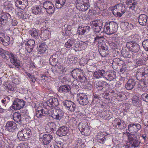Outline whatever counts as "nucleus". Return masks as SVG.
Segmentation results:
<instances>
[{
    "instance_id": "obj_1",
    "label": "nucleus",
    "mask_w": 148,
    "mask_h": 148,
    "mask_svg": "<svg viewBox=\"0 0 148 148\" xmlns=\"http://www.w3.org/2000/svg\"><path fill=\"white\" fill-rule=\"evenodd\" d=\"M127 10L125 4L121 3H118L114 6L112 13L115 16L120 17Z\"/></svg>"
},
{
    "instance_id": "obj_2",
    "label": "nucleus",
    "mask_w": 148,
    "mask_h": 148,
    "mask_svg": "<svg viewBox=\"0 0 148 148\" xmlns=\"http://www.w3.org/2000/svg\"><path fill=\"white\" fill-rule=\"evenodd\" d=\"M117 25L113 21L106 22L104 27V32L108 34L114 33L117 30Z\"/></svg>"
},
{
    "instance_id": "obj_3",
    "label": "nucleus",
    "mask_w": 148,
    "mask_h": 148,
    "mask_svg": "<svg viewBox=\"0 0 148 148\" xmlns=\"http://www.w3.org/2000/svg\"><path fill=\"white\" fill-rule=\"evenodd\" d=\"M93 30L96 33H99L103 26V23L101 19H96L90 23Z\"/></svg>"
},
{
    "instance_id": "obj_4",
    "label": "nucleus",
    "mask_w": 148,
    "mask_h": 148,
    "mask_svg": "<svg viewBox=\"0 0 148 148\" xmlns=\"http://www.w3.org/2000/svg\"><path fill=\"white\" fill-rule=\"evenodd\" d=\"M51 116L54 119L60 121L63 117L64 112L59 109L51 108L50 110Z\"/></svg>"
},
{
    "instance_id": "obj_5",
    "label": "nucleus",
    "mask_w": 148,
    "mask_h": 148,
    "mask_svg": "<svg viewBox=\"0 0 148 148\" xmlns=\"http://www.w3.org/2000/svg\"><path fill=\"white\" fill-rule=\"evenodd\" d=\"M126 134L128 137L129 141L132 147H137L139 145L140 142L135 134L130 133L129 132H126Z\"/></svg>"
},
{
    "instance_id": "obj_6",
    "label": "nucleus",
    "mask_w": 148,
    "mask_h": 148,
    "mask_svg": "<svg viewBox=\"0 0 148 148\" xmlns=\"http://www.w3.org/2000/svg\"><path fill=\"white\" fill-rule=\"evenodd\" d=\"M81 70L78 69H75L73 70L71 72L72 75L74 78L77 79L78 78L80 82H84L86 79V77L83 74L81 73Z\"/></svg>"
},
{
    "instance_id": "obj_7",
    "label": "nucleus",
    "mask_w": 148,
    "mask_h": 148,
    "mask_svg": "<svg viewBox=\"0 0 148 148\" xmlns=\"http://www.w3.org/2000/svg\"><path fill=\"white\" fill-rule=\"evenodd\" d=\"M77 101L79 104L82 106L86 105L89 103L87 96L83 93L77 94Z\"/></svg>"
},
{
    "instance_id": "obj_8",
    "label": "nucleus",
    "mask_w": 148,
    "mask_h": 148,
    "mask_svg": "<svg viewBox=\"0 0 148 148\" xmlns=\"http://www.w3.org/2000/svg\"><path fill=\"white\" fill-rule=\"evenodd\" d=\"M126 46L130 51L134 53H137L140 49L139 45L133 41L127 42Z\"/></svg>"
},
{
    "instance_id": "obj_9",
    "label": "nucleus",
    "mask_w": 148,
    "mask_h": 148,
    "mask_svg": "<svg viewBox=\"0 0 148 148\" xmlns=\"http://www.w3.org/2000/svg\"><path fill=\"white\" fill-rule=\"evenodd\" d=\"M25 103V101L22 99L16 98L13 101L12 107L14 109L20 110L23 108Z\"/></svg>"
},
{
    "instance_id": "obj_10",
    "label": "nucleus",
    "mask_w": 148,
    "mask_h": 148,
    "mask_svg": "<svg viewBox=\"0 0 148 148\" xmlns=\"http://www.w3.org/2000/svg\"><path fill=\"white\" fill-rule=\"evenodd\" d=\"M147 75L145 72V70L143 68L138 69L136 72V77L137 79L139 80H143Z\"/></svg>"
},
{
    "instance_id": "obj_11",
    "label": "nucleus",
    "mask_w": 148,
    "mask_h": 148,
    "mask_svg": "<svg viewBox=\"0 0 148 148\" xmlns=\"http://www.w3.org/2000/svg\"><path fill=\"white\" fill-rule=\"evenodd\" d=\"M43 6L48 14H52L54 13L55 8L51 2H45L43 3Z\"/></svg>"
},
{
    "instance_id": "obj_12",
    "label": "nucleus",
    "mask_w": 148,
    "mask_h": 148,
    "mask_svg": "<svg viewBox=\"0 0 148 148\" xmlns=\"http://www.w3.org/2000/svg\"><path fill=\"white\" fill-rule=\"evenodd\" d=\"M109 135L106 132H99L96 136V138L98 142L102 144L104 143Z\"/></svg>"
},
{
    "instance_id": "obj_13",
    "label": "nucleus",
    "mask_w": 148,
    "mask_h": 148,
    "mask_svg": "<svg viewBox=\"0 0 148 148\" xmlns=\"http://www.w3.org/2000/svg\"><path fill=\"white\" fill-rule=\"evenodd\" d=\"M63 103L66 109L69 111L72 112L75 110L76 105L73 102L69 100H66L63 101Z\"/></svg>"
},
{
    "instance_id": "obj_14",
    "label": "nucleus",
    "mask_w": 148,
    "mask_h": 148,
    "mask_svg": "<svg viewBox=\"0 0 148 148\" xmlns=\"http://www.w3.org/2000/svg\"><path fill=\"white\" fill-rule=\"evenodd\" d=\"M11 17V15L8 13L1 14L0 16V27L4 26L8 21V19Z\"/></svg>"
},
{
    "instance_id": "obj_15",
    "label": "nucleus",
    "mask_w": 148,
    "mask_h": 148,
    "mask_svg": "<svg viewBox=\"0 0 148 148\" xmlns=\"http://www.w3.org/2000/svg\"><path fill=\"white\" fill-rule=\"evenodd\" d=\"M128 130L130 133L137 132L141 128L140 125L137 123H131L128 126Z\"/></svg>"
},
{
    "instance_id": "obj_16",
    "label": "nucleus",
    "mask_w": 148,
    "mask_h": 148,
    "mask_svg": "<svg viewBox=\"0 0 148 148\" xmlns=\"http://www.w3.org/2000/svg\"><path fill=\"white\" fill-rule=\"evenodd\" d=\"M6 130L11 132H14L17 128L16 124L13 121H8L5 126Z\"/></svg>"
},
{
    "instance_id": "obj_17",
    "label": "nucleus",
    "mask_w": 148,
    "mask_h": 148,
    "mask_svg": "<svg viewBox=\"0 0 148 148\" xmlns=\"http://www.w3.org/2000/svg\"><path fill=\"white\" fill-rule=\"evenodd\" d=\"M76 7L77 9L82 11H86L89 7V3L87 2L83 3L76 1Z\"/></svg>"
},
{
    "instance_id": "obj_18",
    "label": "nucleus",
    "mask_w": 148,
    "mask_h": 148,
    "mask_svg": "<svg viewBox=\"0 0 148 148\" xmlns=\"http://www.w3.org/2000/svg\"><path fill=\"white\" fill-rule=\"evenodd\" d=\"M48 113V110L44 107L40 109L38 108L36 111V116L39 118H42L47 115Z\"/></svg>"
},
{
    "instance_id": "obj_19",
    "label": "nucleus",
    "mask_w": 148,
    "mask_h": 148,
    "mask_svg": "<svg viewBox=\"0 0 148 148\" xmlns=\"http://www.w3.org/2000/svg\"><path fill=\"white\" fill-rule=\"evenodd\" d=\"M109 84L106 81H96L94 83L95 86L98 90H102L104 88L108 87Z\"/></svg>"
},
{
    "instance_id": "obj_20",
    "label": "nucleus",
    "mask_w": 148,
    "mask_h": 148,
    "mask_svg": "<svg viewBox=\"0 0 148 148\" xmlns=\"http://www.w3.org/2000/svg\"><path fill=\"white\" fill-rule=\"evenodd\" d=\"M35 42L33 39L29 40L26 43L25 48L27 52L30 53L32 51L34 47Z\"/></svg>"
},
{
    "instance_id": "obj_21",
    "label": "nucleus",
    "mask_w": 148,
    "mask_h": 148,
    "mask_svg": "<svg viewBox=\"0 0 148 148\" xmlns=\"http://www.w3.org/2000/svg\"><path fill=\"white\" fill-rule=\"evenodd\" d=\"M100 47L99 51L101 56L106 57L108 56L109 53L108 47L105 44L101 45Z\"/></svg>"
},
{
    "instance_id": "obj_22",
    "label": "nucleus",
    "mask_w": 148,
    "mask_h": 148,
    "mask_svg": "<svg viewBox=\"0 0 148 148\" xmlns=\"http://www.w3.org/2000/svg\"><path fill=\"white\" fill-rule=\"evenodd\" d=\"M104 78L109 81H112L116 78V72L114 71L105 72Z\"/></svg>"
},
{
    "instance_id": "obj_23",
    "label": "nucleus",
    "mask_w": 148,
    "mask_h": 148,
    "mask_svg": "<svg viewBox=\"0 0 148 148\" xmlns=\"http://www.w3.org/2000/svg\"><path fill=\"white\" fill-rule=\"evenodd\" d=\"M10 38L7 36H5L3 33H0V41L4 46H8L10 43Z\"/></svg>"
},
{
    "instance_id": "obj_24",
    "label": "nucleus",
    "mask_w": 148,
    "mask_h": 148,
    "mask_svg": "<svg viewBox=\"0 0 148 148\" xmlns=\"http://www.w3.org/2000/svg\"><path fill=\"white\" fill-rule=\"evenodd\" d=\"M138 22L139 24L143 26H145L147 24L148 20L147 16L144 14H140L138 18Z\"/></svg>"
},
{
    "instance_id": "obj_25",
    "label": "nucleus",
    "mask_w": 148,
    "mask_h": 148,
    "mask_svg": "<svg viewBox=\"0 0 148 148\" xmlns=\"http://www.w3.org/2000/svg\"><path fill=\"white\" fill-rule=\"evenodd\" d=\"M47 103L49 107L54 108L59 105V103L57 99L52 97L47 101Z\"/></svg>"
},
{
    "instance_id": "obj_26",
    "label": "nucleus",
    "mask_w": 148,
    "mask_h": 148,
    "mask_svg": "<svg viewBox=\"0 0 148 148\" xmlns=\"http://www.w3.org/2000/svg\"><path fill=\"white\" fill-rule=\"evenodd\" d=\"M68 132V128L66 127L62 126L58 129L56 132V134L59 136H62L66 135Z\"/></svg>"
},
{
    "instance_id": "obj_27",
    "label": "nucleus",
    "mask_w": 148,
    "mask_h": 148,
    "mask_svg": "<svg viewBox=\"0 0 148 148\" xmlns=\"http://www.w3.org/2000/svg\"><path fill=\"white\" fill-rule=\"evenodd\" d=\"M11 62L14 65H15L16 67L19 68V66H21L20 61L17 59V56L13 53L11 54V56L10 58Z\"/></svg>"
},
{
    "instance_id": "obj_28",
    "label": "nucleus",
    "mask_w": 148,
    "mask_h": 148,
    "mask_svg": "<svg viewBox=\"0 0 148 148\" xmlns=\"http://www.w3.org/2000/svg\"><path fill=\"white\" fill-rule=\"evenodd\" d=\"M105 71L103 69L97 70L93 73L94 77L97 79L103 78H104Z\"/></svg>"
},
{
    "instance_id": "obj_29",
    "label": "nucleus",
    "mask_w": 148,
    "mask_h": 148,
    "mask_svg": "<svg viewBox=\"0 0 148 148\" xmlns=\"http://www.w3.org/2000/svg\"><path fill=\"white\" fill-rule=\"evenodd\" d=\"M135 85V80L132 79H130L125 84V88L127 90H131L134 88Z\"/></svg>"
},
{
    "instance_id": "obj_30",
    "label": "nucleus",
    "mask_w": 148,
    "mask_h": 148,
    "mask_svg": "<svg viewBox=\"0 0 148 148\" xmlns=\"http://www.w3.org/2000/svg\"><path fill=\"white\" fill-rule=\"evenodd\" d=\"M126 3L129 8L134 10L137 5L136 0H127Z\"/></svg>"
},
{
    "instance_id": "obj_31",
    "label": "nucleus",
    "mask_w": 148,
    "mask_h": 148,
    "mask_svg": "<svg viewBox=\"0 0 148 148\" xmlns=\"http://www.w3.org/2000/svg\"><path fill=\"white\" fill-rule=\"evenodd\" d=\"M47 46L45 42H42L40 45H39V47L38 49L39 53L41 54L44 53L47 50Z\"/></svg>"
},
{
    "instance_id": "obj_32",
    "label": "nucleus",
    "mask_w": 148,
    "mask_h": 148,
    "mask_svg": "<svg viewBox=\"0 0 148 148\" xmlns=\"http://www.w3.org/2000/svg\"><path fill=\"white\" fill-rule=\"evenodd\" d=\"M42 137V141L45 145H47L49 143L53 138L52 135L47 134H44Z\"/></svg>"
},
{
    "instance_id": "obj_33",
    "label": "nucleus",
    "mask_w": 148,
    "mask_h": 148,
    "mask_svg": "<svg viewBox=\"0 0 148 148\" xmlns=\"http://www.w3.org/2000/svg\"><path fill=\"white\" fill-rule=\"evenodd\" d=\"M58 56L56 54H53L50 57L49 59V63L52 66H55L58 62Z\"/></svg>"
},
{
    "instance_id": "obj_34",
    "label": "nucleus",
    "mask_w": 148,
    "mask_h": 148,
    "mask_svg": "<svg viewBox=\"0 0 148 148\" xmlns=\"http://www.w3.org/2000/svg\"><path fill=\"white\" fill-rule=\"evenodd\" d=\"M114 123H116L119 129L121 130L125 128L126 127L125 122L119 119H117L114 120Z\"/></svg>"
},
{
    "instance_id": "obj_35",
    "label": "nucleus",
    "mask_w": 148,
    "mask_h": 148,
    "mask_svg": "<svg viewBox=\"0 0 148 148\" xmlns=\"http://www.w3.org/2000/svg\"><path fill=\"white\" fill-rule=\"evenodd\" d=\"M29 34L34 38H37L39 36V30L34 28L32 29L29 31Z\"/></svg>"
},
{
    "instance_id": "obj_36",
    "label": "nucleus",
    "mask_w": 148,
    "mask_h": 148,
    "mask_svg": "<svg viewBox=\"0 0 148 148\" xmlns=\"http://www.w3.org/2000/svg\"><path fill=\"white\" fill-rule=\"evenodd\" d=\"M31 10L32 13L35 15L40 14L42 13L41 7L38 5L32 6Z\"/></svg>"
},
{
    "instance_id": "obj_37",
    "label": "nucleus",
    "mask_w": 148,
    "mask_h": 148,
    "mask_svg": "<svg viewBox=\"0 0 148 148\" xmlns=\"http://www.w3.org/2000/svg\"><path fill=\"white\" fill-rule=\"evenodd\" d=\"M71 87L69 85L60 86L58 89V91L60 92H67L70 91Z\"/></svg>"
},
{
    "instance_id": "obj_38",
    "label": "nucleus",
    "mask_w": 148,
    "mask_h": 148,
    "mask_svg": "<svg viewBox=\"0 0 148 148\" xmlns=\"http://www.w3.org/2000/svg\"><path fill=\"white\" fill-rule=\"evenodd\" d=\"M13 119L15 121L19 124L22 123L23 119L20 113H16L14 114Z\"/></svg>"
},
{
    "instance_id": "obj_39",
    "label": "nucleus",
    "mask_w": 148,
    "mask_h": 148,
    "mask_svg": "<svg viewBox=\"0 0 148 148\" xmlns=\"http://www.w3.org/2000/svg\"><path fill=\"white\" fill-rule=\"evenodd\" d=\"M76 42V40L73 38H71L68 40L65 43V47L67 48H70L72 47H73L74 43Z\"/></svg>"
},
{
    "instance_id": "obj_40",
    "label": "nucleus",
    "mask_w": 148,
    "mask_h": 148,
    "mask_svg": "<svg viewBox=\"0 0 148 148\" xmlns=\"http://www.w3.org/2000/svg\"><path fill=\"white\" fill-rule=\"evenodd\" d=\"M121 53L122 56L124 58L133 59L134 56L130 54L127 50L123 49L121 50Z\"/></svg>"
},
{
    "instance_id": "obj_41",
    "label": "nucleus",
    "mask_w": 148,
    "mask_h": 148,
    "mask_svg": "<svg viewBox=\"0 0 148 148\" xmlns=\"http://www.w3.org/2000/svg\"><path fill=\"white\" fill-rule=\"evenodd\" d=\"M66 0H56L55 6L57 8H61L65 4Z\"/></svg>"
},
{
    "instance_id": "obj_42",
    "label": "nucleus",
    "mask_w": 148,
    "mask_h": 148,
    "mask_svg": "<svg viewBox=\"0 0 148 148\" xmlns=\"http://www.w3.org/2000/svg\"><path fill=\"white\" fill-rule=\"evenodd\" d=\"M15 3L16 6L18 8L20 5L25 6H27L28 3L27 0H17L16 1Z\"/></svg>"
},
{
    "instance_id": "obj_43",
    "label": "nucleus",
    "mask_w": 148,
    "mask_h": 148,
    "mask_svg": "<svg viewBox=\"0 0 148 148\" xmlns=\"http://www.w3.org/2000/svg\"><path fill=\"white\" fill-rule=\"evenodd\" d=\"M77 57L69 55L67 57V61L70 64H75L77 62Z\"/></svg>"
},
{
    "instance_id": "obj_44",
    "label": "nucleus",
    "mask_w": 148,
    "mask_h": 148,
    "mask_svg": "<svg viewBox=\"0 0 148 148\" xmlns=\"http://www.w3.org/2000/svg\"><path fill=\"white\" fill-rule=\"evenodd\" d=\"M23 130L26 140L28 139L32 134V132L31 130L27 128L23 129Z\"/></svg>"
},
{
    "instance_id": "obj_45",
    "label": "nucleus",
    "mask_w": 148,
    "mask_h": 148,
    "mask_svg": "<svg viewBox=\"0 0 148 148\" xmlns=\"http://www.w3.org/2000/svg\"><path fill=\"white\" fill-rule=\"evenodd\" d=\"M88 126V123L86 122H81L78 125V127L80 131L82 132L84 128Z\"/></svg>"
},
{
    "instance_id": "obj_46",
    "label": "nucleus",
    "mask_w": 148,
    "mask_h": 148,
    "mask_svg": "<svg viewBox=\"0 0 148 148\" xmlns=\"http://www.w3.org/2000/svg\"><path fill=\"white\" fill-rule=\"evenodd\" d=\"M18 139L20 141H24L26 140L23 130L19 132L17 134Z\"/></svg>"
},
{
    "instance_id": "obj_47",
    "label": "nucleus",
    "mask_w": 148,
    "mask_h": 148,
    "mask_svg": "<svg viewBox=\"0 0 148 148\" xmlns=\"http://www.w3.org/2000/svg\"><path fill=\"white\" fill-rule=\"evenodd\" d=\"M64 145V144L61 141H58L52 147L51 145L50 147L51 148H53V147L54 148H63Z\"/></svg>"
},
{
    "instance_id": "obj_48",
    "label": "nucleus",
    "mask_w": 148,
    "mask_h": 148,
    "mask_svg": "<svg viewBox=\"0 0 148 148\" xmlns=\"http://www.w3.org/2000/svg\"><path fill=\"white\" fill-rule=\"evenodd\" d=\"M87 41L83 42L81 41L80 42V49H78V51L82 50L85 49L88 45Z\"/></svg>"
},
{
    "instance_id": "obj_49",
    "label": "nucleus",
    "mask_w": 148,
    "mask_h": 148,
    "mask_svg": "<svg viewBox=\"0 0 148 148\" xmlns=\"http://www.w3.org/2000/svg\"><path fill=\"white\" fill-rule=\"evenodd\" d=\"M81 132L82 134L86 136L88 135L90 133V129L88 126H87L86 127L84 128V130H83L82 132Z\"/></svg>"
},
{
    "instance_id": "obj_50",
    "label": "nucleus",
    "mask_w": 148,
    "mask_h": 148,
    "mask_svg": "<svg viewBox=\"0 0 148 148\" xmlns=\"http://www.w3.org/2000/svg\"><path fill=\"white\" fill-rule=\"evenodd\" d=\"M133 104L135 106H140L141 105V101L138 99H134L132 100Z\"/></svg>"
},
{
    "instance_id": "obj_51",
    "label": "nucleus",
    "mask_w": 148,
    "mask_h": 148,
    "mask_svg": "<svg viewBox=\"0 0 148 148\" xmlns=\"http://www.w3.org/2000/svg\"><path fill=\"white\" fill-rule=\"evenodd\" d=\"M142 46L144 49L147 51L148 50V39L145 40L143 42Z\"/></svg>"
},
{
    "instance_id": "obj_52",
    "label": "nucleus",
    "mask_w": 148,
    "mask_h": 148,
    "mask_svg": "<svg viewBox=\"0 0 148 148\" xmlns=\"http://www.w3.org/2000/svg\"><path fill=\"white\" fill-rule=\"evenodd\" d=\"M77 32L78 34L81 35H83L86 33L83 25H82L78 28Z\"/></svg>"
},
{
    "instance_id": "obj_53",
    "label": "nucleus",
    "mask_w": 148,
    "mask_h": 148,
    "mask_svg": "<svg viewBox=\"0 0 148 148\" xmlns=\"http://www.w3.org/2000/svg\"><path fill=\"white\" fill-rule=\"evenodd\" d=\"M143 100L148 103V94L147 93L143 94L141 97Z\"/></svg>"
},
{
    "instance_id": "obj_54",
    "label": "nucleus",
    "mask_w": 148,
    "mask_h": 148,
    "mask_svg": "<svg viewBox=\"0 0 148 148\" xmlns=\"http://www.w3.org/2000/svg\"><path fill=\"white\" fill-rule=\"evenodd\" d=\"M12 53H10L8 51H7L5 56H3V58L7 60L10 59L11 56V54H12Z\"/></svg>"
},
{
    "instance_id": "obj_55",
    "label": "nucleus",
    "mask_w": 148,
    "mask_h": 148,
    "mask_svg": "<svg viewBox=\"0 0 148 148\" xmlns=\"http://www.w3.org/2000/svg\"><path fill=\"white\" fill-rule=\"evenodd\" d=\"M103 38V36H97L96 37L94 38V42L93 43H95L96 42H99L100 41H101V39Z\"/></svg>"
},
{
    "instance_id": "obj_56",
    "label": "nucleus",
    "mask_w": 148,
    "mask_h": 148,
    "mask_svg": "<svg viewBox=\"0 0 148 148\" xmlns=\"http://www.w3.org/2000/svg\"><path fill=\"white\" fill-rule=\"evenodd\" d=\"M80 42H76L74 43L73 47H75V50H78V49H80Z\"/></svg>"
},
{
    "instance_id": "obj_57",
    "label": "nucleus",
    "mask_w": 148,
    "mask_h": 148,
    "mask_svg": "<svg viewBox=\"0 0 148 148\" xmlns=\"http://www.w3.org/2000/svg\"><path fill=\"white\" fill-rule=\"evenodd\" d=\"M19 53L20 56L22 57L23 56H24L25 54L26 50L24 49L21 48L19 49Z\"/></svg>"
},
{
    "instance_id": "obj_58",
    "label": "nucleus",
    "mask_w": 148,
    "mask_h": 148,
    "mask_svg": "<svg viewBox=\"0 0 148 148\" xmlns=\"http://www.w3.org/2000/svg\"><path fill=\"white\" fill-rule=\"evenodd\" d=\"M119 61H120V60L119 58H115L113 60V63L112 65L113 67L116 64H119V63L118 62Z\"/></svg>"
},
{
    "instance_id": "obj_59",
    "label": "nucleus",
    "mask_w": 148,
    "mask_h": 148,
    "mask_svg": "<svg viewBox=\"0 0 148 148\" xmlns=\"http://www.w3.org/2000/svg\"><path fill=\"white\" fill-rule=\"evenodd\" d=\"M87 61L85 60L84 58H82L80 60L79 64L80 65L82 66H84L87 63Z\"/></svg>"
},
{
    "instance_id": "obj_60",
    "label": "nucleus",
    "mask_w": 148,
    "mask_h": 148,
    "mask_svg": "<svg viewBox=\"0 0 148 148\" xmlns=\"http://www.w3.org/2000/svg\"><path fill=\"white\" fill-rule=\"evenodd\" d=\"M118 91H117L118 92L117 93V99H119V98H121L123 97L125 94L124 93H123L122 92H119Z\"/></svg>"
},
{
    "instance_id": "obj_61",
    "label": "nucleus",
    "mask_w": 148,
    "mask_h": 148,
    "mask_svg": "<svg viewBox=\"0 0 148 148\" xmlns=\"http://www.w3.org/2000/svg\"><path fill=\"white\" fill-rule=\"evenodd\" d=\"M58 71H60V73L62 74L64 73L66 71V70L64 69L63 67L62 66H60V67L58 68Z\"/></svg>"
},
{
    "instance_id": "obj_62",
    "label": "nucleus",
    "mask_w": 148,
    "mask_h": 148,
    "mask_svg": "<svg viewBox=\"0 0 148 148\" xmlns=\"http://www.w3.org/2000/svg\"><path fill=\"white\" fill-rule=\"evenodd\" d=\"M83 27L86 33H88L90 29V27L88 26H83Z\"/></svg>"
},
{
    "instance_id": "obj_63",
    "label": "nucleus",
    "mask_w": 148,
    "mask_h": 148,
    "mask_svg": "<svg viewBox=\"0 0 148 148\" xmlns=\"http://www.w3.org/2000/svg\"><path fill=\"white\" fill-rule=\"evenodd\" d=\"M135 114L138 116H140L142 115V112L138 110H136Z\"/></svg>"
},
{
    "instance_id": "obj_64",
    "label": "nucleus",
    "mask_w": 148,
    "mask_h": 148,
    "mask_svg": "<svg viewBox=\"0 0 148 148\" xmlns=\"http://www.w3.org/2000/svg\"><path fill=\"white\" fill-rule=\"evenodd\" d=\"M50 126V127H52V128H51L53 130L55 128H56V124L55 123L53 122H51L49 124Z\"/></svg>"
}]
</instances>
